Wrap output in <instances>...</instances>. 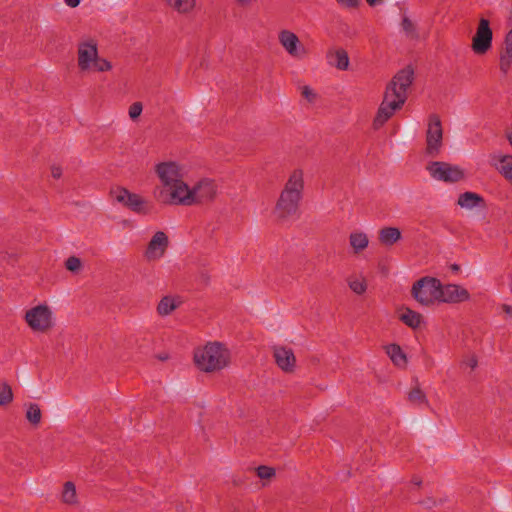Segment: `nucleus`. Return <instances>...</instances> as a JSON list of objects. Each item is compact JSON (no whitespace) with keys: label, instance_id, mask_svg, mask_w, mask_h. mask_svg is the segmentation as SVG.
<instances>
[{"label":"nucleus","instance_id":"obj_38","mask_svg":"<svg viewBox=\"0 0 512 512\" xmlns=\"http://www.w3.org/2000/svg\"><path fill=\"white\" fill-rule=\"evenodd\" d=\"M341 7L355 9L359 7L361 0H335Z\"/></svg>","mask_w":512,"mask_h":512},{"label":"nucleus","instance_id":"obj_33","mask_svg":"<svg viewBox=\"0 0 512 512\" xmlns=\"http://www.w3.org/2000/svg\"><path fill=\"white\" fill-rule=\"evenodd\" d=\"M257 476L262 480L270 481L276 475V471L273 467L261 465L256 468Z\"/></svg>","mask_w":512,"mask_h":512},{"label":"nucleus","instance_id":"obj_40","mask_svg":"<svg viewBox=\"0 0 512 512\" xmlns=\"http://www.w3.org/2000/svg\"><path fill=\"white\" fill-rule=\"evenodd\" d=\"M51 174L53 178L58 179L62 175V169L59 166H53L51 168Z\"/></svg>","mask_w":512,"mask_h":512},{"label":"nucleus","instance_id":"obj_11","mask_svg":"<svg viewBox=\"0 0 512 512\" xmlns=\"http://www.w3.org/2000/svg\"><path fill=\"white\" fill-rule=\"evenodd\" d=\"M442 140L443 130L440 118L437 115H431L426 132V153L432 157L437 156L442 147Z\"/></svg>","mask_w":512,"mask_h":512},{"label":"nucleus","instance_id":"obj_5","mask_svg":"<svg viewBox=\"0 0 512 512\" xmlns=\"http://www.w3.org/2000/svg\"><path fill=\"white\" fill-rule=\"evenodd\" d=\"M23 318L28 328L36 334H48L56 325L53 308L45 302L27 309Z\"/></svg>","mask_w":512,"mask_h":512},{"label":"nucleus","instance_id":"obj_10","mask_svg":"<svg viewBox=\"0 0 512 512\" xmlns=\"http://www.w3.org/2000/svg\"><path fill=\"white\" fill-rule=\"evenodd\" d=\"M493 31L486 18H480L471 41V49L476 55H485L492 48Z\"/></svg>","mask_w":512,"mask_h":512},{"label":"nucleus","instance_id":"obj_27","mask_svg":"<svg viewBox=\"0 0 512 512\" xmlns=\"http://www.w3.org/2000/svg\"><path fill=\"white\" fill-rule=\"evenodd\" d=\"M409 401L418 406H428V400L425 393L418 387H414L408 394Z\"/></svg>","mask_w":512,"mask_h":512},{"label":"nucleus","instance_id":"obj_23","mask_svg":"<svg viewBox=\"0 0 512 512\" xmlns=\"http://www.w3.org/2000/svg\"><path fill=\"white\" fill-rule=\"evenodd\" d=\"M399 318L404 324H406L408 327L412 329L419 328L423 322L422 315L409 308L403 309Z\"/></svg>","mask_w":512,"mask_h":512},{"label":"nucleus","instance_id":"obj_20","mask_svg":"<svg viewBox=\"0 0 512 512\" xmlns=\"http://www.w3.org/2000/svg\"><path fill=\"white\" fill-rule=\"evenodd\" d=\"M402 233L399 228L393 226L383 227L378 231V241L382 246L390 247L400 241Z\"/></svg>","mask_w":512,"mask_h":512},{"label":"nucleus","instance_id":"obj_4","mask_svg":"<svg viewBox=\"0 0 512 512\" xmlns=\"http://www.w3.org/2000/svg\"><path fill=\"white\" fill-rule=\"evenodd\" d=\"M77 65L83 72H106L112 69V64L99 56L98 43L92 38H85L78 43Z\"/></svg>","mask_w":512,"mask_h":512},{"label":"nucleus","instance_id":"obj_39","mask_svg":"<svg viewBox=\"0 0 512 512\" xmlns=\"http://www.w3.org/2000/svg\"><path fill=\"white\" fill-rule=\"evenodd\" d=\"M503 51L512 53V29L507 33L505 37Z\"/></svg>","mask_w":512,"mask_h":512},{"label":"nucleus","instance_id":"obj_2","mask_svg":"<svg viewBox=\"0 0 512 512\" xmlns=\"http://www.w3.org/2000/svg\"><path fill=\"white\" fill-rule=\"evenodd\" d=\"M413 75V70L406 67L399 71L387 85L383 100L373 120L374 129L381 128L404 105Z\"/></svg>","mask_w":512,"mask_h":512},{"label":"nucleus","instance_id":"obj_44","mask_svg":"<svg viewBox=\"0 0 512 512\" xmlns=\"http://www.w3.org/2000/svg\"><path fill=\"white\" fill-rule=\"evenodd\" d=\"M413 482H414V484H415V485H417V486H419V485L421 484V480H419L418 478H415V479L413 480Z\"/></svg>","mask_w":512,"mask_h":512},{"label":"nucleus","instance_id":"obj_24","mask_svg":"<svg viewBox=\"0 0 512 512\" xmlns=\"http://www.w3.org/2000/svg\"><path fill=\"white\" fill-rule=\"evenodd\" d=\"M385 351L391 361L398 367H405L407 358L401 347L397 344H389L385 347Z\"/></svg>","mask_w":512,"mask_h":512},{"label":"nucleus","instance_id":"obj_35","mask_svg":"<svg viewBox=\"0 0 512 512\" xmlns=\"http://www.w3.org/2000/svg\"><path fill=\"white\" fill-rule=\"evenodd\" d=\"M478 365V359L474 354H468L463 357L461 361V367L464 369L469 368L470 370H474Z\"/></svg>","mask_w":512,"mask_h":512},{"label":"nucleus","instance_id":"obj_25","mask_svg":"<svg viewBox=\"0 0 512 512\" xmlns=\"http://www.w3.org/2000/svg\"><path fill=\"white\" fill-rule=\"evenodd\" d=\"M164 2L180 14L190 13L196 5V0H164Z\"/></svg>","mask_w":512,"mask_h":512},{"label":"nucleus","instance_id":"obj_9","mask_svg":"<svg viewBox=\"0 0 512 512\" xmlns=\"http://www.w3.org/2000/svg\"><path fill=\"white\" fill-rule=\"evenodd\" d=\"M430 176L438 181L454 183L465 178V171L458 165L435 161L427 165Z\"/></svg>","mask_w":512,"mask_h":512},{"label":"nucleus","instance_id":"obj_3","mask_svg":"<svg viewBox=\"0 0 512 512\" xmlns=\"http://www.w3.org/2000/svg\"><path fill=\"white\" fill-rule=\"evenodd\" d=\"M195 366L202 372L215 373L230 366L231 351L218 341L208 342L194 351Z\"/></svg>","mask_w":512,"mask_h":512},{"label":"nucleus","instance_id":"obj_19","mask_svg":"<svg viewBox=\"0 0 512 512\" xmlns=\"http://www.w3.org/2000/svg\"><path fill=\"white\" fill-rule=\"evenodd\" d=\"M182 304L179 296L166 295L162 297L157 305L156 311L158 315L165 317L172 314Z\"/></svg>","mask_w":512,"mask_h":512},{"label":"nucleus","instance_id":"obj_14","mask_svg":"<svg viewBox=\"0 0 512 512\" xmlns=\"http://www.w3.org/2000/svg\"><path fill=\"white\" fill-rule=\"evenodd\" d=\"M440 303L456 304L469 300L470 294L467 289L457 284L443 285L440 282Z\"/></svg>","mask_w":512,"mask_h":512},{"label":"nucleus","instance_id":"obj_17","mask_svg":"<svg viewBox=\"0 0 512 512\" xmlns=\"http://www.w3.org/2000/svg\"><path fill=\"white\" fill-rule=\"evenodd\" d=\"M304 190V172L300 168L293 169L284 185L282 192L302 197Z\"/></svg>","mask_w":512,"mask_h":512},{"label":"nucleus","instance_id":"obj_12","mask_svg":"<svg viewBox=\"0 0 512 512\" xmlns=\"http://www.w3.org/2000/svg\"><path fill=\"white\" fill-rule=\"evenodd\" d=\"M170 241L164 231L155 232L149 240L144 251V258L148 262H155L164 257L169 247Z\"/></svg>","mask_w":512,"mask_h":512},{"label":"nucleus","instance_id":"obj_34","mask_svg":"<svg viewBox=\"0 0 512 512\" xmlns=\"http://www.w3.org/2000/svg\"><path fill=\"white\" fill-rule=\"evenodd\" d=\"M512 65V53L503 51L500 54L499 67L502 73L506 74Z\"/></svg>","mask_w":512,"mask_h":512},{"label":"nucleus","instance_id":"obj_37","mask_svg":"<svg viewBox=\"0 0 512 512\" xmlns=\"http://www.w3.org/2000/svg\"><path fill=\"white\" fill-rule=\"evenodd\" d=\"M142 110H143V106L140 102H134L130 107H129V117L132 119V120H135L137 119L141 113H142Z\"/></svg>","mask_w":512,"mask_h":512},{"label":"nucleus","instance_id":"obj_29","mask_svg":"<svg viewBox=\"0 0 512 512\" xmlns=\"http://www.w3.org/2000/svg\"><path fill=\"white\" fill-rule=\"evenodd\" d=\"M41 410L35 403L26 405V419L33 425H38L41 422Z\"/></svg>","mask_w":512,"mask_h":512},{"label":"nucleus","instance_id":"obj_30","mask_svg":"<svg viewBox=\"0 0 512 512\" xmlns=\"http://www.w3.org/2000/svg\"><path fill=\"white\" fill-rule=\"evenodd\" d=\"M13 400V393L7 382L0 381V405H6Z\"/></svg>","mask_w":512,"mask_h":512},{"label":"nucleus","instance_id":"obj_42","mask_svg":"<svg viewBox=\"0 0 512 512\" xmlns=\"http://www.w3.org/2000/svg\"><path fill=\"white\" fill-rule=\"evenodd\" d=\"M81 0H64L65 4L69 7L75 8L80 4Z\"/></svg>","mask_w":512,"mask_h":512},{"label":"nucleus","instance_id":"obj_45","mask_svg":"<svg viewBox=\"0 0 512 512\" xmlns=\"http://www.w3.org/2000/svg\"><path fill=\"white\" fill-rule=\"evenodd\" d=\"M504 309H505V311H506L507 313H511V310H512V309H511V307H509V306H504Z\"/></svg>","mask_w":512,"mask_h":512},{"label":"nucleus","instance_id":"obj_15","mask_svg":"<svg viewBox=\"0 0 512 512\" xmlns=\"http://www.w3.org/2000/svg\"><path fill=\"white\" fill-rule=\"evenodd\" d=\"M489 164L512 185V154L493 152L489 156Z\"/></svg>","mask_w":512,"mask_h":512},{"label":"nucleus","instance_id":"obj_7","mask_svg":"<svg viewBox=\"0 0 512 512\" xmlns=\"http://www.w3.org/2000/svg\"><path fill=\"white\" fill-rule=\"evenodd\" d=\"M114 199L139 215H149L153 210V204L140 194L130 192L128 189L118 187L112 191Z\"/></svg>","mask_w":512,"mask_h":512},{"label":"nucleus","instance_id":"obj_22","mask_svg":"<svg viewBox=\"0 0 512 512\" xmlns=\"http://www.w3.org/2000/svg\"><path fill=\"white\" fill-rule=\"evenodd\" d=\"M349 244L353 252L359 254L369 245L368 235L362 231H354L349 235Z\"/></svg>","mask_w":512,"mask_h":512},{"label":"nucleus","instance_id":"obj_13","mask_svg":"<svg viewBox=\"0 0 512 512\" xmlns=\"http://www.w3.org/2000/svg\"><path fill=\"white\" fill-rule=\"evenodd\" d=\"M302 197L286 192H281L275 207L277 217L286 219L296 215Z\"/></svg>","mask_w":512,"mask_h":512},{"label":"nucleus","instance_id":"obj_18","mask_svg":"<svg viewBox=\"0 0 512 512\" xmlns=\"http://www.w3.org/2000/svg\"><path fill=\"white\" fill-rule=\"evenodd\" d=\"M327 63L340 71H345L349 68V56L343 48L330 49L326 53Z\"/></svg>","mask_w":512,"mask_h":512},{"label":"nucleus","instance_id":"obj_6","mask_svg":"<svg viewBox=\"0 0 512 512\" xmlns=\"http://www.w3.org/2000/svg\"><path fill=\"white\" fill-rule=\"evenodd\" d=\"M411 293L421 306L431 307L439 304L440 280L434 277H423L413 284Z\"/></svg>","mask_w":512,"mask_h":512},{"label":"nucleus","instance_id":"obj_43","mask_svg":"<svg viewBox=\"0 0 512 512\" xmlns=\"http://www.w3.org/2000/svg\"><path fill=\"white\" fill-rule=\"evenodd\" d=\"M383 0H366V2L370 5V6H376L380 3H382Z\"/></svg>","mask_w":512,"mask_h":512},{"label":"nucleus","instance_id":"obj_31","mask_svg":"<svg viewBox=\"0 0 512 512\" xmlns=\"http://www.w3.org/2000/svg\"><path fill=\"white\" fill-rule=\"evenodd\" d=\"M65 268L74 273H79L83 268L82 260L79 257L76 256H70L65 261Z\"/></svg>","mask_w":512,"mask_h":512},{"label":"nucleus","instance_id":"obj_26","mask_svg":"<svg viewBox=\"0 0 512 512\" xmlns=\"http://www.w3.org/2000/svg\"><path fill=\"white\" fill-rule=\"evenodd\" d=\"M349 288L356 294L362 295L367 290V283L363 276L354 275L347 279Z\"/></svg>","mask_w":512,"mask_h":512},{"label":"nucleus","instance_id":"obj_16","mask_svg":"<svg viewBox=\"0 0 512 512\" xmlns=\"http://www.w3.org/2000/svg\"><path fill=\"white\" fill-rule=\"evenodd\" d=\"M273 357L276 365L285 373H293L296 369V357L291 348L285 346L273 347Z\"/></svg>","mask_w":512,"mask_h":512},{"label":"nucleus","instance_id":"obj_32","mask_svg":"<svg viewBox=\"0 0 512 512\" xmlns=\"http://www.w3.org/2000/svg\"><path fill=\"white\" fill-rule=\"evenodd\" d=\"M401 27L408 37H417L416 25L408 16H403Z\"/></svg>","mask_w":512,"mask_h":512},{"label":"nucleus","instance_id":"obj_41","mask_svg":"<svg viewBox=\"0 0 512 512\" xmlns=\"http://www.w3.org/2000/svg\"><path fill=\"white\" fill-rule=\"evenodd\" d=\"M236 1L242 7H249L255 2V0H236Z\"/></svg>","mask_w":512,"mask_h":512},{"label":"nucleus","instance_id":"obj_21","mask_svg":"<svg viewBox=\"0 0 512 512\" xmlns=\"http://www.w3.org/2000/svg\"><path fill=\"white\" fill-rule=\"evenodd\" d=\"M457 204L466 210H472L476 207L483 206L484 199L477 193L465 192L459 195Z\"/></svg>","mask_w":512,"mask_h":512},{"label":"nucleus","instance_id":"obj_36","mask_svg":"<svg viewBox=\"0 0 512 512\" xmlns=\"http://www.w3.org/2000/svg\"><path fill=\"white\" fill-rule=\"evenodd\" d=\"M300 92L302 97L310 103H313L317 98L316 92L308 85L301 86Z\"/></svg>","mask_w":512,"mask_h":512},{"label":"nucleus","instance_id":"obj_8","mask_svg":"<svg viewBox=\"0 0 512 512\" xmlns=\"http://www.w3.org/2000/svg\"><path fill=\"white\" fill-rule=\"evenodd\" d=\"M278 42L286 54L296 61H303L310 55V49L289 29L278 32Z\"/></svg>","mask_w":512,"mask_h":512},{"label":"nucleus","instance_id":"obj_1","mask_svg":"<svg viewBox=\"0 0 512 512\" xmlns=\"http://www.w3.org/2000/svg\"><path fill=\"white\" fill-rule=\"evenodd\" d=\"M158 185L153 190L154 198L165 205L193 206L214 199L217 193L215 182L202 178L190 184L185 178L186 166L176 160L165 159L153 166Z\"/></svg>","mask_w":512,"mask_h":512},{"label":"nucleus","instance_id":"obj_28","mask_svg":"<svg viewBox=\"0 0 512 512\" xmlns=\"http://www.w3.org/2000/svg\"><path fill=\"white\" fill-rule=\"evenodd\" d=\"M62 500L64 503L73 505L77 503V494L75 485L72 482H66L64 484L62 492Z\"/></svg>","mask_w":512,"mask_h":512}]
</instances>
